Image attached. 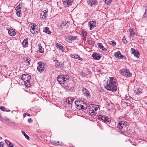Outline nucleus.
Listing matches in <instances>:
<instances>
[{
    "instance_id": "864d4df0",
    "label": "nucleus",
    "mask_w": 147,
    "mask_h": 147,
    "mask_svg": "<svg viewBox=\"0 0 147 147\" xmlns=\"http://www.w3.org/2000/svg\"><path fill=\"white\" fill-rule=\"evenodd\" d=\"M65 24L64 22H63L62 24H61V26H63L65 27Z\"/></svg>"
},
{
    "instance_id": "79ce46f5",
    "label": "nucleus",
    "mask_w": 147,
    "mask_h": 147,
    "mask_svg": "<svg viewBox=\"0 0 147 147\" xmlns=\"http://www.w3.org/2000/svg\"><path fill=\"white\" fill-rule=\"evenodd\" d=\"M55 66L57 68H59L60 67V62L58 63H55Z\"/></svg>"
},
{
    "instance_id": "4468645a",
    "label": "nucleus",
    "mask_w": 147,
    "mask_h": 147,
    "mask_svg": "<svg viewBox=\"0 0 147 147\" xmlns=\"http://www.w3.org/2000/svg\"><path fill=\"white\" fill-rule=\"evenodd\" d=\"M92 55L93 58L96 60H99L101 58L98 53H93Z\"/></svg>"
},
{
    "instance_id": "3c124183",
    "label": "nucleus",
    "mask_w": 147,
    "mask_h": 147,
    "mask_svg": "<svg viewBox=\"0 0 147 147\" xmlns=\"http://www.w3.org/2000/svg\"><path fill=\"white\" fill-rule=\"evenodd\" d=\"M5 142L7 144V145H8V143L9 142H10V141L8 140H5Z\"/></svg>"
},
{
    "instance_id": "1a4fd4ad",
    "label": "nucleus",
    "mask_w": 147,
    "mask_h": 147,
    "mask_svg": "<svg viewBox=\"0 0 147 147\" xmlns=\"http://www.w3.org/2000/svg\"><path fill=\"white\" fill-rule=\"evenodd\" d=\"M98 118L103 121L105 123H108L110 119L104 115H100L98 116Z\"/></svg>"
},
{
    "instance_id": "603ef678",
    "label": "nucleus",
    "mask_w": 147,
    "mask_h": 147,
    "mask_svg": "<svg viewBox=\"0 0 147 147\" xmlns=\"http://www.w3.org/2000/svg\"><path fill=\"white\" fill-rule=\"evenodd\" d=\"M28 122L29 123H32V121L31 118H30L28 119Z\"/></svg>"
},
{
    "instance_id": "72a5a7b5",
    "label": "nucleus",
    "mask_w": 147,
    "mask_h": 147,
    "mask_svg": "<svg viewBox=\"0 0 147 147\" xmlns=\"http://www.w3.org/2000/svg\"><path fill=\"white\" fill-rule=\"evenodd\" d=\"M63 87L65 89L68 90H71L72 89L71 87L70 86L68 85L64 86Z\"/></svg>"
},
{
    "instance_id": "f704fd0d",
    "label": "nucleus",
    "mask_w": 147,
    "mask_h": 147,
    "mask_svg": "<svg viewBox=\"0 0 147 147\" xmlns=\"http://www.w3.org/2000/svg\"><path fill=\"white\" fill-rule=\"evenodd\" d=\"M74 100L73 99V98H70L68 100V102L67 103L69 104H71L72 103L73 101H74Z\"/></svg>"
},
{
    "instance_id": "a211bd4d",
    "label": "nucleus",
    "mask_w": 147,
    "mask_h": 147,
    "mask_svg": "<svg viewBox=\"0 0 147 147\" xmlns=\"http://www.w3.org/2000/svg\"><path fill=\"white\" fill-rule=\"evenodd\" d=\"M89 25L90 26V30H91L94 27H96V25L95 22L93 21H91L90 22Z\"/></svg>"
},
{
    "instance_id": "b1692460",
    "label": "nucleus",
    "mask_w": 147,
    "mask_h": 147,
    "mask_svg": "<svg viewBox=\"0 0 147 147\" xmlns=\"http://www.w3.org/2000/svg\"><path fill=\"white\" fill-rule=\"evenodd\" d=\"M48 12V11L46 10H44L43 13H41V15L42 16V18L43 19H44L46 18V17L47 16V12Z\"/></svg>"
},
{
    "instance_id": "f257e3e1",
    "label": "nucleus",
    "mask_w": 147,
    "mask_h": 147,
    "mask_svg": "<svg viewBox=\"0 0 147 147\" xmlns=\"http://www.w3.org/2000/svg\"><path fill=\"white\" fill-rule=\"evenodd\" d=\"M116 82L115 81H112V80H109V82H107V84L105 87L107 90L112 91L116 92L117 91V87Z\"/></svg>"
},
{
    "instance_id": "a19ab883",
    "label": "nucleus",
    "mask_w": 147,
    "mask_h": 147,
    "mask_svg": "<svg viewBox=\"0 0 147 147\" xmlns=\"http://www.w3.org/2000/svg\"><path fill=\"white\" fill-rule=\"evenodd\" d=\"M69 22H66L65 24V28L66 29L68 27V26H69Z\"/></svg>"
},
{
    "instance_id": "e2e57ef3",
    "label": "nucleus",
    "mask_w": 147,
    "mask_h": 147,
    "mask_svg": "<svg viewBox=\"0 0 147 147\" xmlns=\"http://www.w3.org/2000/svg\"><path fill=\"white\" fill-rule=\"evenodd\" d=\"M26 115H27L28 116H30V114H29V113H27Z\"/></svg>"
},
{
    "instance_id": "7c9ffc66",
    "label": "nucleus",
    "mask_w": 147,
    "mask_h": 147,
    "mask_svg": "<svg viewBox=\"0 0 147 147\" xmlns=\"http://www.w3.org/2000/svg\"><path fill=\"white\" fill-rule=\"evenodd\" d=\"M98 46L99 47V48H100L101 49H102V50L104 51H106V49H105L103 47V45L101 43H98Z\"/></svg>"
},
{
    "instance_id": "412c9836",
    "label": "nucleus",
    "mask_w": 147,
    "mask_h": 147,
    "mask_svg": "<svg viewBox=\"0 0 147 147\" xmlns=\"http://www.w3.org/2000/svg\"><path fill=\"white\" fill-rule=\"evenodd\" d=\"M22 45L24 47H26L28 46V39L26 38L22 42Z\"/></svg>"
},
{
    "instance_id": "9d476101",
    "label": "nucleus",
    "mask_w": 147,
    "mask_h": 147,
    "mask_svg": "<svg viewBox=\"0 0 147 147\" xmlns=\"http://www.w3.org/2000/svg\"><path fill=\"white\" fill-rule=\"evenodd\" d=\"M132 98L129 96H126L123 100L124 102L126 103L127 106H129L131 103Z\"/></svg>"
},
{
    "instance_id": "f03ea898",
    "label": "nucleus",
    "mask_w": 147,
    "mask_h": 147,
    "mask_svg": "<svg viewBox=\"0 0 147 147\" xmlns=\"http://www.w3.org/2000/svg\"><path fill=\"white\" fill-rule=\"evenodd\" d=\"M127 124L126 121H119L117 125V128L119 131L123 132L126 130Z\"/></svg>"
},
{
    "instance_id": "9b49d317",
    "label": "nucleus",
    "mask_w": 147,
    "mask_h": 147,
    "mask_svg": "<svg viewBox=\"0 0 147 147\" xmlns=\"http://www.w3.org/2000/svg\"><path fill=\"white\" fill-rule=\"evenodd\" d=\"M82 91L84 94V96H86L87 98H89L90 97V93L88 89L83 87Z\"/></svg>"
},
{
    "instance_id": "13d9d810",
    "label": "nucleus",
    "mask_w": 147,
    "mask_h": 147,
    "mask_svg": "<svg viewBox=\"0 0 147 147\" xmlns=\"http://www.w3.org/2000/svg\"><path fill=\"white\" fill-rule=\"evenodd\" d=\"M68 39L69 40H71V36H69L68 38Z\"/></svg>"
},
{
    "instance_id": "c756f323",
    "label": "nucleus",
    "mask_w": 147,
    "mask_h": 147,
    "mask_svg": "<svg viewBox=\"0 0 147 147\" xmlns=\"http://www.w3.org/2000/svg\"><path fill=\"white\" fill-rule=\"evenodd\" d=\"M9 119L7 117H4L3 119V120H2V121L3 122H5L6 123H9Z\"/></svg>"
},
{
    "instance_id": "39448f33",
    "label": "nucleus",
    "mask_w": 147,
    "mask_h": 147,
    "mask_svg": "<svg viewBox=\"0 0 147 147\" xmlns=\"http://www.w3.org/2000/svg\"><path fill=\"white\" fill-rule=\"evenodd\" d=\"M120 73L123 76H125L127 78L131 77L132 74L130 73L129 69H123L120 71Z\"/></svg>"
},
{
    "instance_id": "de8ad7c7",
    "label": "nucleus",
    "mask_w": 147,
    "mask_h": 147,
    "mask_svg": "<svg viewBox=\"0 0 147 147\" xmlns=\"http://www.w3.org/2000/svg\"><path fill=\"white\" fill-rule=\"evenodd\" d=\"M9 146L10 147H13L14 146L13 144H12L11 142H9Z\"/></svg>"
},
{
    "instance_id": "c9c22d12",
    "label": "nucleus",
    "mask_w": 147,
    "mask_h": 147,
    "mask_svg": "<svg viewBox=\"0 0 147 147\" xmlns=\"http://www.w3.org/2000/svg\"><path fill=\"white\" fill-rule=\"evenodd\" d=\"M22 133L24 135V136H25V137L26 139H29V136L28 135H27L24 131H22Z\"/></svg>"
},
{
    "instance_id": "69168bd1",
    "label": "nucleus",
    "mask_w": 147,
    "mask_h": 147,
    "mask_svg": "<svg viewBox=\"0 0 147 147\" xmlns=\"http://www.w3.org/2000/svg\"><path fill=\"white\" fill-rule=\"evenodd\" d=\"M67 100L66 102H67Z\"/></svg>"
},
{
    "instance_id": "dca6fc26",
    "label": "nucleus",
    "mask_w": 147,
    "mask_h": 147,
    "mask_svg": "<svg viewBox=\"0 0 147 147\" xmlns=\"http://www.w3.org/2000/svg\"><path fill=\"white\" fill-rule=\"evenodd\" d=\"M70 56L72 58L81 61H82L83 60V59L80 57L79 55H78L71 54L70 55Z\"/></svg>"
},
{
    "instance_id": "09e8293b",
    "label": "nucleus",
    "mask_w": 147,
    "mask_h": 147,
    "mask_svg": "<svg viewBox=\"0 0 147 147\" xmlns=\"http://www.w3.org/2000/svg\"><path fill=\"white\" fill-rule=\"evenodd\" d=\"M4 143L2 142H0V147H3Z\"/></svg>"
},
{
    "instance_id": "2f4dec72",
    "label": "nucleus",
    "mask_w": 147,
    "mask_h": 147,
    "mask_svg": "<svg viewBox=\"0 0 147 147\" xmlns=\"http://www.w3.org/2000/svg\"><path fill=\"white\" fill-rule=\"evenodd\" d=\"M44 32L48 34H50L51 33V32L49 30V28L47 27L45 28L44 30Z\"/></svg>"
},
{
    "instance_id": "6e6552de",
    "label": "nucleus",
    "mask_w": 147,
    "mask_h": 147,
    "mask_svg": "<svg viewBox=\"0 0 147 147\" xmlns=\"http://www.w3.org/2000/svg\"><path fill=\"white\" fill-rule=\"evenodd\" d=\"M44 64V63H43L41 62H39L38 63V66L37 69L40 72H42L45 70Z\"/></svg>"
},
{
    "instance_id": "423d86ee",
    "label": "nucleus",
    "mask_w": 147,
    "mask_h": 147,
    "mask_svg": "<svg viewBox=\"0 0 147 147\" xmlns=\"http://www.w3.org/2000/svg\"><path fill=\"white\" fill-rule=\"evenodd\" d=\"M29 26L31 27L30 32L32 34H36L38 33V27L34 23H32L30 24Z\"/></svg>"
},
{
    "instance_id": "4c0bfd02",
    "label": "nucleus",
    "mask_w": 147,
    "mask_h": 147,
    "mask_svg": "<svg viewBox=\"0 0 147 147\" xmlns=\"http://www.w3.org/2000/svg\"><path fill=\"white\" fill-rule=\"evenodd\" d=\"M122 40L123 42L125 43H127V41L126 39V38L125 36H124L123 37Z\"/></svg>"
},
{
    "instance_id": "6e6d98bb",
    "label": "nucleus",
    "mask_w": 147,
    "mask_h": 147,
    "mask_svg": "<svg viewBox=\"0 0 147 147\" xmlns=\"http://www.w3.org/2000/svg\"><path fill=\"white\" fill-rule=\"evenodd\" d=\"M137 114H138V113H137V112H134L133 113V115H137Z\"/></svg>"
},
{
    "instance_id": "58836bf2",
    "label": "nucleus",
    "mask_w": 147,
    "mask_h": 147,
    "mask_svg": "<svg viewBox=\"0 0 147 147\" xmlns=\"http://www.w3.org/2000/svg\"><path fill=\"white\" fill-rule=\"evenodd\" d=\"M146 17H147V7L146 8L145 11L143 15V17L145 18Z\"/></svg>"
},
{
    "instance_id": "a18cd8bd",
    "label": "nucleus",
    "mask_w": 147,
    "mask_h": 147,
    "mask_svg": "<svg viewBox=\"0 0 147 147\" xmlns=\"http://www.w3.org/2000/svg\"><path fill=\"white\" fill-rule=\"evenodd\" d=\"M82 34L83 35V36H87V33L84 31H82Z\"/></svg>"
},
{
    "instance_id": "e433bc0d",
    "label": "nucleus",
    "mask_w": 147,
    "mask_h": 147,
    "mask_svg": "<svg viewBox=\"0 0 147 147\" xmlns=\"http://www.w3.org/2000/svg\"><path fill=\"white\" fill-rule=\"evenodd\" d=\"M104 1H105V3L107 5L111 3L112 1V0H104Z\"/></svg>"
},
{
    "instance_id": "680f3d73",
    "label": "nucleus",
    "mask_w": 147,
    "mask_h": 147,
    "mask_svg": "<svg viewBox=\"0 0 147 147\" xmlns=\"http://www.w3.org/2000/svg\"><path fill=\"white\" fill-rule=\"evenodd\" d=\"M86 36H84V39H83V40H85L86 39Z\"/></svg>"
},
{
    "instance_id": "8fccbe9b",
    "label": "nucleus",
    "mask_w": 147,
    "mask_h": 147,
    "mask_svg": "<svg viewBox=\"0 0 147 147\" xmlns=\"http://www.w3.org/2000/svg\"><path fill=\"white\" fill-rule=\"evenodd\" d=\"M92 41L90 40H88V44L89 45H92Z\"/></svg>"
},
{
    "instance_id": "bb28decb",
    "label": "nucleus",
    "mask_w": 147,
    "mask_h": 147,
    "mask_svg": "<svg viewBox=\"0 0 147 147\" xmlns=\"http://www.w3.org/2000/svg\"><path fill=\"white\" fill-rule=\"evenodd\" d=\"M9 34L11 36H13L16 35V32L12 30H9L8 31Z\"/></svg>"
},
{
    "instance_id": "a878e982",
    "label": "nucleus",
    "mask_w": 147,
    "mask_h": 147,
    "mask_svg": "<svg viewBox=\"0 0 147 147\" xmlns=\"http://www.w3.org/2000/svg\"><path fill=\"white\" fill-rule=\"evenodd\" d=\"M39 49L40 53H44V49L42 48L40 43L38 44Z\"/></svg>"
},
{
    "instance_id": "473e14b6",
    "label": "nucleus",
    "mask_w": 147,
    "mask_h": 147,
    "mask_svg": "<svg viewBox=\"0 0 147 147\" xmlns=\"http://www.w3.org/2000/svg\"><path fill=\"white\" fill-rule=\"evenodd\" d=\"M142 90L141 89L139 88L137 89L136 91V94L137 95H139L142 93Z\"/></svg>"
},
{
    "instance_id": "20e7f679",
    "label": "nucleus",
    "mask_w": 147,
    "mask_h": 147,
    "mask_svg": "<svg viewBox=\"0 0 147 147\" xmlns=\"http://www.w3.org/2000/svg\"><path fill=\"white\" fill-rule=\"evenodd\" d=\"M69 79V77L67 75L59 76L57 78V81L60 84H64L67 83Z\"/></svg>"
},
{
    "instance_id": "4be33fe9",
    "label": "nucleus",
    "mask_w": 147,
    "mask_h": 147,
    "mask_svg": "<svg viewBox=\"0 0 147 147\" xmlns=\"http://www.w3.org/2000/svg\"><path fill=\"white\" fill-rule=\"evenodd\" d=\"M90 107L92 108L94 111H96L99 108V106L98 105H93L92 104L90 105Z\"/></svg>"
},
{
    "instance_id": "0e129e2a",
    "label": "nucleus",
    "mask_w": 147,
    "mask_h": 147,
    "mask_svg": "<svg viewBox=\"0 0 147 147\" xmlns=\"http://www.w3.org/2000/svg\"><path fill=\"white\" fill-rule=\"evenodd\" d=\"M0 139H2V138L1 137H0Z\"/></svg>"
},
{
    "instance_id": "4d7b16f0",
    "label": "nucleus",
    "mask_w": 147,
    "mask_h": 147,
    "mask_svg": "<svg viewBox=\"0 0 147 147\" xmlns=\"http://www.w3.org/2000/svg\"><path fill=\"white\" fill-rule=\"evenodd\" d=\"M54 62L55 63H59V61L57 60H55Z\"/></svg>"
},
{
    "instance_id": "f3484780",
    "label": "nucleus",
    "mask_w": 147,
    "mask_h": 147,
    "mask_svg": "<svg viewBox=\"0 0 147 147\" xmlns=\"http://www.w3.org/2000/svg\"><path fill=\"white\" fill-rule=\"evenodd\" d=\"M16 13L17 15L20 17H21V12L20 10V7H17L16 8Z\"/></svg>"
},
{
    "instance_id": "5fc2aeb1",
    "label": "nucleus",
    "mask_w": 147,
    "mask_h": 147,
    "mask_svg": "<svg viewBox=\"0 0 147 147\" xmlns=\"http://www.w3.org/2000/svg\"><path fill=\"white\" fill-rule=\"evenodd\" d=\"M110 80H112V81H115L114 80V78L113 77L110 78Z\"/></svg>"
},
{
    "instance_id": "c85d7f7f",
    "label": "nucleus",
    "mask_w": 147,
    "mask_h": 147,
    "mask_svg": "<svg viewBox=\"0 0 147 147\" xmlns=\"http://www.w3.org/2000/svg\"><path fill=\"white\" fill-rule=\"evenodd\" d=\"M89 113L92 115H96L97 113L95 111H94V110L91 108H90Z\"/></svg>"
},
{
    "instance_id": "bf43d9fd",
    "label": "nucleus",
    "mask_w": 147,
    "mask_h": 147,
    "mask_svg": "<svg viewBox=\"0 0 147 147\" xmlns=\"http://www.w3.org/2000/svg\"><path fill=\"white\" fill-rule=\"evenodd\" d=\"M3 117H2L1 116H0V120L2 121V120H3Z\"/></svg>"
},
{
    "instance_id": "ea45409f",
    "label": "nucleus",
    "mask_w": 147,
    "mask_h": 147,
    "mask_svg": "<svg viewBox=\"0 0 147 147\" xmlns=\"http://www.w3.org/2000/svg\"><path fill=\"white\" fill-rule=\"evenodd\" d=\"M109 43L111 45H112L113 46H115L116 45V42L114 41H111L109 42Z\"/></svg>"
},
{
    "instance_id": "49530a36",
    "label": "nucleus",
    "mask_w": 147,
    "mask_h": 147,
    "mask_svg": "<svg viewBox=\"0 0 147 147\" xmlns=\"http://www.w3.org/2000/svg\"><path fill=\"white\" fill-rule=\"evenodd\" d=\"M77 36H71V40H75Z\"/></svg>"
},
{
    "instance_id": "2eb2a0df",
    "label": "nucleus",
    "mask_w": 147,
    "mask_h": 147,
    "mask_svg": "<svg viewBox=\"0 0 147 147\" xmlns=\"http://www.w3.org/2000/svg\"><path fill=\"white\" fill-rule=\"evenodd\" d=\"M88 4L91 6L96 5L97 3V1L96 0H88L87 1Z\"/></svg>"
},
{
    "instance_id": "c03bdc74",
    "label": "nucleus",
    "mask_w": 147,
    "mask_h": 147,
    "mask_svg": "<svg viewBox=\"0 0 147 147\" xmlns=\"http://www.w3.org/2000/svg\"><path fill=\"white\" fill-rule=\"evenodd\" d=\"M0 109L3 111H5V108L4 106H1L0 107Z\"/></svg>"
},
{
    "instance_id": "37998d69",
    "label": "nucleus",
    "mask_w": 147,
    "mask_h": 147,
    "mask_svg": "<svg viewBox=\"0 0 147 147\" xmlns=\"http://www.w3.org/2000/svg\"><path fill=\"white\" fill-rule=\"evenodd\" d=\"M64 62H60V67H64Z\"/></svg>"
},
{
    "instance_id": "ddd939ff",
    "label": "nucleus",
    "mask_w": 147,
    "mask_h": 147,
    "mask_svg": "<svg viewBox=\"0 0 147 147\" xmlns=\"http://www.w3.org/2000/svg\"><path fill=\"white\" fill-rule=\"evenodd\" d=\"M131 50L132 53L134 54L135 57L138 58L139 57L140 54L138 50L134 48L131 49Z\"/></svg>"
},
{
    "instance_id": "7ed1b4c3",
    "label": "nucleus",
    "mask_w": 147,
    "mask_h": 147,
    "mask_svg": "<svg viewBox=\"0 0 147 147\" xmlns=\"http://www.w3.org/2000/svg\"><path fill=\"white\" fill-rule=\"evenodd\" d=\"M75 104L76 108L78 109L84 110L87 107V104L80 100L76 101Z\"/></svg>"
},
{
    "instance_id": "6ab92c4d",
    "label": "nucleus",
    "mask_w": 147,
    "mask_h": 147,
    "mask_svg": "<svg viewBox=\"0 0 147 147\" xmlns=\"http://www.w3.org/2000/svg\"><path fill=\"white\" fill-rule=\"evenodd\" d=\"M114 55L116 58L119 59H120L123 57V55L121 54L119 51H118L117 52H116Z\"/></svg>"
},
{
    "instance_id": "5701e85b",
    "label": "nucleus",
    "mask_w": 147,
    "mask_h": 147,
    "mask_svg": "<svg viewBox=\"0 0 147 147\" xmlns=\"http://www.w3.org/2000/svg\"><path fill=\"white\" fill-rule=\"evenodd\" d=\"M55 45L56 46L57 48H59V49L61 50L62 52L64 51V47L63 46H62L61 45L57 43H56Z\"/></svg>"
},
{
    "instance_id": "0eeeda50",
    "label": "nucleus",
    "mask_w": 147,
    "mask_h": 147,
    "mask_svg": "<svg viewBox=\"0 0 147 147\" xmlns=\"http://www.w3.org/2000/svg\"><path fill=\"white\" fill-rule=\"evenodd\" d=\"M21 78L22 80L24 81V83L26 84L27 83L30 82L31 77L28 74H24L22 75Z\"/></svg>"
},
{
    "instance_id": "052dcab7",
    "label": "nucleus",
    "mask_w": 147,
    "mask_h": 147,
    "mask_svg": "<svg viewBox=\"0 0 147 147\" xmlns=\"http://www.w3.org/2000/svg\"><path fill=\"white\" fill-rule=\"evenodd\" d=\"M26 115H27L25 113L23 115L24 117H26Z\"/></svg>"
},
{
    "instance_id": "393cba45",
    "label": "nucleus",
    "mask_w": 147,
    "mask_h": 147,
    "mask_svg": "<svg viewBox=\"0 0 147 147\" xmlns=\"http://www.w3.org/2000/svg\"><path fill=\"white\" fill-rule=\"evenodd\" d=\"M130 37H133L135 35V32L134 30L131 28L129 30Z\"/></svg>"
},
{
    "instance_id": "cd10ccee",
    "label": "nucleus",
    "mask_w": 147,
    "mask_h": 147,
    "mask_svg": "<svg viewBox=\"0 0 147 147\" xmlns=\"http://www.w3.org/2000/svg\"><path fill=\"white\" fill-rule=\"evenodd\" d=\"M25 62L28 63L27 65H28L30 64L31 59L30 57H27L25 59Z\"/></svg>"
},
{
    "instance_id": "aec40b11",
    "label": "nucleus",
    "mask_w": 147,
    "mask_h": 147,
    "mask_svg": "<svg viewBox=\"0 0 147 147\" xmlns=\"http://www.w3.org/2000/svg\"><path fill=\"white\" fill-rule=\"evenodd\" d=\"M50 143L51 144L56 145H60L61 146L62 145V143L61 142H57L53 140L50 141Z\"/></svg>"
},
{
    "instance_id": "f8f14e48",
    "label": "nucleus",
    "mask_w": 147,
    "mask_h": 147,
    "mask_svg": "<svg viewBox=\"0 0 147 147\" xmlns=\"http://www.w3.org/2000/svg\"><path fill=\"white\" fill-rule=\"evenodd\" d=\"M73 1V0H63V4L67 7L71 5Z\"/></svg>"
}]
</instances>
